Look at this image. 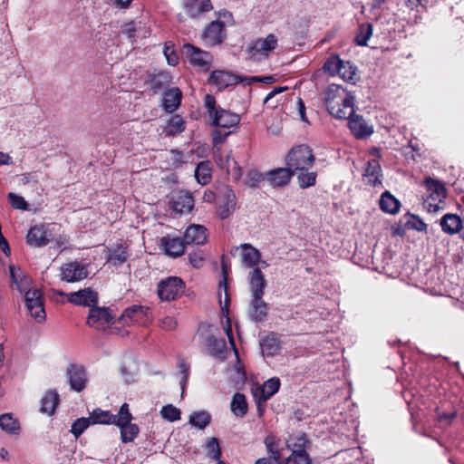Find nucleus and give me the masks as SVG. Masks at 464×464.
I'll use <instances>...</instances> for the list:
<instances>
[{
	"label": "nucleus",
	"mask_w": 464,
	"mask_h": 464,
	"mask_svg": "<svg viewBox=\"0 0 464 464\" xmlns=\"http://www.w3.org/2000/svg\"><path fill=\"white\" fill-rule=\"evenodd\" d=\"M327 111L334 118L346 120L353 112L354 97L337 84L327 87L324 98Z\"/></svg>",
	"instance_id": "obj_1"
},
{
	"label": "nucleus",
	"mask_w": 464,
	"mask_h": 464,
	"mask_svg": "<svg viewBox=\"0 0 464 464\" xmlns=\"http://www.w3.org/2000/svg\"><path fill=\"white\" fill-rule=\"evenodd\" d=\"M204 105L212 126L228 129L237 126L240 121L238 114L218 106L215 97L211 94L205 96Z\"/></svg>",
	"instance_id": "obj_2"
},
{
	"label": "nucleus",
	"mask_w": 464,
	"mask_h": 464,
	"mask_svg": "<svg viewBox=\"0 0 464 464\" xmlns=\"http://www.w3.org/2000/svg\"><path fill=\"white\" fill-rule=\"evenodd\" d=\"M312 149L307 145H298L288 152L286 156V166L295 173L296 171L307 170L314 162Z\"/></svg>",
	"instance_id": "obj_3"
},
{
	"label": "nucleus",
	"mask_w": 464,
	"mask_h": 464,
	"mask_svg": "<svg viewBox=\"0 0 464 464\" xmlns=\"http://www.w3.org/2000/svg\"><path fill=\"white\" fill-rule=\"evenodd\" d=\"M133 417L130 411L129 404L123 403L117 413V422L115 424L120 429L122 443L133 442L139 436L140 428L137 424L131 423Z\"/></svg>",
	"instance_id": "obj_4"
},
{
	"label": "nucleus",
	"mask_w": 464,
	"mask_h": 464,
	"mask_svg": "<svg viewBox=\"0 0 464 464\" xmlns=\"http://www.w3.org/2000/svg\"><path fill=\"white\" fill-rule=\"evenodd\" d=\"M424 184L429 191L424 204L430 212H438L443 208L444 199L447 197L445 185L430 177L425 179Z\"/></svg>",
	"instance_id": "obj_5"
},
{
	"label": "nucleus",
	"mask_w": 464,
	"mask_h": 464,
	"mask_svg": "<svg viewBox=\"0 0 464 464\" xmlns=\"http://www.w3.org/2000/svg\"><path fill=\"white\" fill-rule=\"evenodd\" d=\"M89 264L83 261H70L60 267V279L66 283H76L89 276Z\"/></svg>",
	"instance_id": "obj_6"
},
{
	"label": "nucleus",
	"mask_w": 464,
	"mask_h": 464,
	"mask_svg": "<svg viewBox=\"0 0 464 464\" xmlns=\"http://www.w3.org/2000/svg\"><path fill=\"white\" fill-rule=\"evenodd\" d=\"M185 289V283L178 276H169L158 284L157 293L161 301H171L179 297Z\"/></svg>",
	"instance_id": "obj_7"
},
{
	"label": "nucleus",
	"mask_w": 464,
	"mask_h": 464,
	"mask_svg": "<svg viewBox=\"0 0 464 464\" xmlns=\"http://www.w3.org/2000/svg\"><path fill=\"white\" fill-rule=\"evenodd\" d=\"M277 46V38L274 34H269L266 38H259L249 45L251 58L260 60L266 58Z\"/></svg>",
	"instance_id": "obj_8"
},
{
	"label": "nucleus",
	"mask_w": 464,
	"mask_h": 464,
	"mask_svg": "<svg viewBox=\"0 0 464 464\" xmlns=\"http://www.w3.org/2000/svg\"><path fill=\"white\" fill-rule=\"evenodd\" d=\"M113 318L109 308L94 305L90 309L87 324L96 330H105L113 324Z\"/></svg>",
	"instance_id": "obj_9"
},
{
	"label": "nucleus",
	"mask_w": 464,
	"mask_h": 464,
	"mask_svg": "<svg viewBox=\"0 0 464 464\" xmlns=\"http://www.w3.org/2000/svg\"><path fill=\"white\" fill-rule=\"evenodd\" d=\"M225 22H211L203 31L202 39L207 45H218L226 38Z\"/></svg>",
	"instance_id": "obj_10"
},
{
	"label": "nucleus",
	"mask_w": 464,
	"mask_h": 464,
	"mask_svg": "<svg viewBox=\"0 0 464 464\" xmlns=\"http://www.w3.org/2000/svg\"><path fill=\"white\" fill-rule=\"evenodd\" d=\"M25 304L28 311L37 309L34 314V319L38 323H43L45 320L46 314L44 307L43 294L39 289H29L24 295Z\"/></svg>",
	"instance_id": "obj_11"
},
{
	"label": "nucleus",
	"mask_w": 464,
	"mask_h": 464,
	"mask_svg": "<svg viewBox=\"0 0 464 464\" xmlns=\"http://www.w3.org/2000/svg\"><path fill=\"white\" fill-rule=\"evenodd\" d=\"M52 240V232L44 225L32 227L26 235L28 245L35 247L44 246Z\"/></svg>",
	"instance_id": "obj_12"
},
{
	"label": "nucleus",
	"mask_w": 464,
	"mask_h": 464,
	"mask_svg": "<svg viewBox=\"0 0 464 464\" xmlns=\"http://www.w3.org/2000/svg\"><path fill=\"white\" fill-rule=\"evenodd\" d=\"M70 303L75 305L92 307L98 304V294L91 287L83 288L67 295Z\"/></svg>",
	"instance_id": "obj_13"
},
{
	"label": "nucleus",
	"mask_w": 464,
	"mask_h": 464,
	"mask_svg": "<svg viewBox=\"0 0 464 464\" xmlns=\"http://www.w3.org/2000/svg\"><path fill=\"white\" fill-rule=\"evenodd\" d=\"M66 373L72 390L80 392L86 387L88 377L82 366L72 364L68 367Z\"/></svg>",
	"instance_id": "obj_14"
},
{
	"label": "nucleus",
	"mask_w": 464,
	"mask_h": 464,
	"mask_svg": "<svg viewBox=\"0 0 464 464\" xmlns=\"http://www.w3.org/2000/svg\"><path fill=\"white\" fill-rule=\"evenodd\" d=\"M221 199L218 202V215L221 219L227 218L236 209V196L227 187L222 188Z\"/></svg>",
	"instance_id": "obj_15"
},
{
	"label": "nucleus",
	"mask_w": 464,
	"mask_h": 464,
	"mask_svg": "<svg viewBox=\"0 0 464 464\" xmlns=\"http://www.w3.org/2000/svg\"><path fill=\"white\" fill-rule=\"evenodd\" d=\"M184 52L191 64L208 69L212 60V56L209 53L202 51L189 44L184 45Z\"/></svg>",
	"instance_id": "obj_16"
},
{
	"label": "nucleus",
	"mask_w": 464,
	"mask_h": 464,
	"mask_svg": "<svg viewBox=\"0 0 464 464\" xmlns=\"http://www.w3.org/2000/svg\"><path fill=\"white\" fill-rule=\"evenodd\" d=\"M347 119H349V128L356 138L362 139L373 132L372 127L368 125L362 116L354 114V111Z\"/></svg>",
	"instance_id": "obj_17"
},
{
	"label": "nucleus",
	"mask_w": 464,
	"mask_h": 464,
	"mask_svg": "<svg viewBox=\"0 0 464 464\" xmlns=\"http://www.w3.org/2000/svg\"><path fill=\"white\" fill-rule=\"evenodd\" d=\"M183 239L187 245H203L208 239L207 228L202 225H190L187 227Z\"/></svg>",
	"instance_id": "obj_18"
},
{
	"label": "nucleus",
	"mask_w": 464,
	"mask_h": 464,
	"mask_svg": "<svg viewBox=\"0 0 464 464\" xmlns=\"http://www.w3.org/2000/svg\"><path fill=\"white\" fill-rule=\"evenodd\" d=\"M183 7L191 18H197L213 9L210 0H184Z\"/></svg>",
	"instance_id": "obj_19"
},
{
	"label": "nucleus",
	"mask_w": 464,
	"mask_h": 464,
	"mask_svg": "<svg viewBox=\"0 0 464 464\" xmlns=\"http://www.w3.org/2000/svg\"><path fill=\"white\" fill-rule=\"evenodd\" d=\"M295 173L288 166L270 170L266 174L268 183L273 187H284L289 183Z\"/></svg>",
	"instance_id": "obj_20"
},
{
	"label": "nucleus",
	"mask_w": 464,
	"mask_h": 464,
	"mask_svg": "<svg viewBox=\"0 0 464 464\" xmlns=\"http://www.w3.org/2000/svg\"><path fill=\"white\" fill-rule=\"evenodd\" d=\"M264 295H252L250 303V309L248 312L249 317L252 321L262 322L267 314L268 306L263 300Z\"/></svg>",
	"instance_id": "obj_21"
},
{
	"label": "nucleus",
	"mask_w": 464,
	"mask_h": 464,
	"mask_svg": "<svg viewBox=\"0 0 464 464\" xmlns=\"http://www.w3.org/2000/svg\"><path fill=\"white\" fill-rule=\"evenodd\" d=\"M248 285L251 295H264L266 280L259 267H255L249 272Z\"/></svg>",
	"instance_id": "obj_22"
},
{
	"label": "nucleus",
	"mask_w": 464,
	"mask_h": 464,
	"mask_svg": "<svg viewBox=\"0 0 464 464\" xmlns=\"http://www.w3.org/2000/svg\"><path fill=\"white\" fill-rule=\"evenodd\" d=\"M239 248L241 249V258L243 264L246 267H253L254 269L255 266L260 263V252L256 247L247 243H244L239 246H236L235 250L237 251Z\"/></svg>",
	"instance_id": "obj_23"
},
{
	"label": "nucleus",
	"mask_w": 464,
	"mask_h": 464,
	"mask_svg": "<svg viewBox=\"0 0 464 464\" xmlns=\"http://www.w3.org/2000/svg\"><path fill=\"white\" fill-rule=\"evenodd\" d=\"M186 245L184 239L182 240L179 237H164L160 239V246L163 247L168 256L173 257L181 256L185 251Z\"/></svg>",
	"instance_id": "obj_24"
},
{
	"label": "nucleus",
	"mask_w": 464,
	"mask_h": 464,
	"mask_svg": "<svg viewBox=\"0 0 464 464\" xmlns=\"http://www.w3.org/2000/svg\"><path fill=\"white\" fill-rule=\"evenodd\" d=\"M171 204L174 211L179 214L188 213L194 207V199L190 193L180 191L172 198Z\"/></svg>",
	"instance_id": "obj_25"
},
{
	"label": "nucleus",
	"mask_w": 464,
	"mask_h": 464,
	"mask_svg": "<svg viewBox=\"0 0 464 464\" xmlns=\"http://www.w3.org/2000/svg\"><path fill=\"white\" fill-rule=\"evenodd\" d=\"M440 225L445 234L455 235L461 230L462 220L458 215L448 213L440 218Z\"/></svg>",
	"instance_id": "obj_26"
},
{
	"label": "nucleus",
	"mask_w": 464,
	"mask_h": 464,
	"mask_svg": "<svg viewBox=\"0 0 464 464\" xmlns=\"http://www.w3.org/2000/svg\"><path fill=\"white\" fill-rule=\"evenodd\" d=\"M149 308L145 306H130L123 311L121 316L119 318V321L123 324H130L132 323H137L147 314Z\"/></svg>",
	"instance_id": "obj_27"
},
{
	"label": "nucleus",
	"mask_w": 464,
	"mask_h": 464,
	"mask_svg": "<svg viewBox=\"0 0 464 464\" xmlns=\"http://www.w3.org/2000/svg\"><path fill=\"white\" fill-rule=\"evenodd\" d=\"M209 82L223 90L229 85L239 82L238 76L233 75L225 71H214L209 77Z\"/></svg>",
	"instance_id": "obj_28"
},
{
	"label": "nucleus",
	"mask_w": 464,
	"mask_h": 464,
	"mask_svg": "<svg viewBox=\"0 0 464 464\" xmlns=\"http://www.w3.org/2000/svg\"><path fill=\"white\" fill-rule=\"evenodd\" d=\"M382 168L377 160H371L367 162V166L363 174V179L368 185L377 186L382 184L380 179Z\"/></svg>",
	"instance_id": "obj_29"
},
{
	"label": "nucleus",
	"mask_w": 464,
	"mask_h": 464,
	"mask_svg": "<svg viewBox=\"0 0 464 464\" xmlns=\"http://www.w3.org/2000/svg\"><path fill=\"white\" fill-rule=\"evenodd\" d=\"M182 92L179 88L169 89L164 92L163 108L168 112L175 111L180 105Z\"/></svg>",
	"instance_id": "obj_30"
},
{
	"label": "nucleus",
	"mask_w": 464,
	"mask_h": 464,
	"mask_svg": "<svg viewBox=\"0 0 464 464\" xmlns=\"http://www.w3.org/2000/svg\"><path fill=\"white\" fill-rule=\"evenodd\" d=\"M171 82V76L166 72H160L157 74L150 76L146 82L149 88L154 92L158 93L167 88Z\"/></svg>",
	"instance_id": "obj_31"
},
{
	"label": "nucleus",
	"mask_w": 464,
	"mask_h": 464,
	"mask_svg": "<svg viewBox=\"0 0 464 464\" xmlns=\"http://www.w3.org/2000/svg\"><path fill=\"white\" fill-rule=\"evenodd\" d=\"M260 347L262 353L273 356L280 350V341L277 334L270 333L260 339Z\"/></svg>",
	"instance_id": "obj_32"
},
{
	"label": "nucleus",
	"mask_w": 464,
	"mask_h": 464,
	"mask_svg": "<svg viewBox=\"0 0 464 464\" xmlns=\"http://www.w3.org/2000/svg\"><path fill=\"white\" fill-rule=\"evenodd\" d=\"M221 267L223 271V279L219 282L218 285V298L219 304L223 313L228 312V304L229 298L227 294V263L224 258H222Z\"/></svg>",
	"instance_id": "obj_33"
},
{
	"label": "nucleus",
	"mask_w": 464,
	"mask_h": 464,
	"mask_svg": "<svg viewBox=\"0 0 464 464\" xmlns=\"http://www.w3.org/2000/svg\"><path fill=\"white\" fill-rule=\"evenodd\" d=\"M128 252L126 246L115 245L108 248L107 262L114 266H120L127 261Z\"/></svg>",
	"instance_id": "obj_34"
},
{
	"label": "nucleus",
	"mask_w": 464,
	"mask_h": 464,
	"mask_svg": "<svg viewBox=\"0 0 464 464\" xmlns=\"http://www.w3.org/2000/svg\"><path fill=\"white\" fill-rule=\"evenodd\" d=\"M92 425L94 424H116L117 414H112L110 411H103L100 408L93 410L89 416Z\"/></svg>",
	"instance_id": "obj_35"
},
{
	"label": "nucleus",
	"mask_w": 464,
	"mask_h": 464,
	"mask_svg": "<svg viewBox=\"0 0 464 464\" xmlns=\"http://www.w3.org/2000/svg\"><path fill=\"white\" fill-rule=\"evenodd\" d=\"M207 348L211 356L224 360L227 353V343L224 339L214 336L208 338Z\"/></svg>",
	"instance_id": "obj_36"
},
{
	"label": "nucleus",
	"mask_w": 464,
	"mask_h": 464,
	"mask_svg": "<svg viewBox=\"0 0 464 464\" xmlns=\"http://www.w3.org/2000/svg\"><path fill=\"white\" fill-rule=\"evenodd\" d=\"M280 380L277 377L268 379L264 382L259 390L258 396L261 397L263 402H266L273 395H275L280 388Z\"/></svg>",
	"instance_id": "obj_37"
},
{
	"label": "nucleus",
	"mask_w": 464,
	"mask_h": 464,
	"mask_svg": "<svg viewBox=\"0 0 464 464\" xmlns=\"http://www.w3.org/2000/svg\"><path fill=\"white\" fill-rule=\"evenodd\" d=\"M0 428L2 430L11 435L19 434L21 429L19 420L11 413L0 415Z\"/></svg>",
	"instance_id": "obj_38"
},
{
	"label": "nucleus",
	"mask_w": 464,
	"mask_h": 464,
	"mask_svg": "<svg viewBox=\"0 0 464 464\" xmlns=\"http://www.w3.org/2000/svg\"><path fill=\"white\" fill-rule=\"evenodd\" d=\"M400 201L389 191H385L382 194L380 198V208L382 211L389 214H396L400 209Z\"/></svg>",
	"instance_id": "obj_39"
},
{
	"label": "nucleus",
	"mask_w": 464,
	"mask_h": 464,
	"mask_svg": "<svg viewBox=\"0 0 464 464\" xmlns=\"http://www.w3.org/2000/svg\"><path fill=\"white\" fill-rule=\"evenodd\" d=\"M195 178L201 185H207L212 178V167L208 160L201 161L195 169Z\"/></svg>",
	"instance_id": "obj_40"
},
{
	"label": "nucleus",
	"mask_w": 464,
	"mask_h": 464,
	"mask_svg": "<svg viewBox=\"0 0 464 464\" xmlns=\"http://www.w3.org/2000/svg\"><path fill=\"white\" fill-rule=\"evenodd\" d=\"M267 453L275 464H278L282 460V452L279 449L278 440L274 435H267L264 440Z\"/></svg>",
	"instance_id": "obj_41"
},
{
	"label": "nucleus",
	"mask_w": 464,
	"mask_h": 464,
	"mask_svg": "<svg viewBox=\"0 0 464 464\" xmlns=\"http://www.w3.org/2000/svg\"><path fill=\"white\" fill-rule=\"evenodd\" d=\"M59 401V396L56 392L49 391L42 399L41 411L49 415L53 414Z\"/></svg>",
	"instance_id": "obj_42"
},
{
	"label": "nucleus",
	"mask_w": 464,
	"mask_h": 464,
	"mask_svg": "<svg viewBox=\"0 0 464 464\" xmlns=\"http://www.w3.org/2000/svg\"><path fill=\"white\" fill-rule=\"evenodd\" d=\"M231 411L237 417H243L247 411V402L246 396L237 392L234 394L231 401Z\"/></svg>",
	"instance_id": "obj_43"
},
{
	"label": "nucleus",
	"mask_w": 464,
	"mask_h": 464,
	"mask_svg": "<svg viewBox=\"0 0 464 464\" xmlns=\"http://www.w3.org/2000/svg\"><path fill=\"white\" fill-rule=\"evenodd\" d=\"M210 414L206 411H200L192 412L188 422L198 430H204L210 423Z\"/></svg>",
	"instance_id": "obj_44"
},
{
	"label": "nucleus",
	"mask_w": 464,
	"mask_h": 464,
	"mask_svg": "<svg viewBox=\"0 0 464 464\" xmlns=\"http://www.w3.org/2000/svg\"><path fill=\"white\" fill-rule=\"evenodd\" d=\"M186 129L185 121L179 114L170 117L168 121L166 131L169 135L175 136L183 132Z\"/></svg>",
	"instance_id": "obj_45"
},
{
	"label": "nucleus",
	"mask_w": 464,
	"mask_h": 464,
	"mask_svg": "<svg viewBox=\"0 0 464 464\" xmlns=\"http://www.w3.org/2000/svg\"><path fill=\"white\" fill-rule=\"evenodd\" d=\"M372 35V25L369 23L361 24L355 36L356 44L360 46L367 45V43Z\"/></svg>",
	"instance_id": "obj_46"
},
{
	"label": "nucleus",
	"mask_w": 464,
	"mask_h": 464,
	"mask_svg": "<svg viewBox=\"0 0 464 464\" xmlns=\"http://www.w3.org/2000/svg\"><path fill=\"white\" fill-rule=\"evenodd\" d=\"M278 464H312L311 458L308 453H302L299 450L291 453L285 459H282Z\"/></svg>",
	"instance_id": "obj_47"
},
{
	"label": "nucleus",
	"mask_w": 464,
	"mask_h": 464,
	"mask_svg": "<svg viewBox=\"0 0 464 464\" xmlns=\"http://www.w3.org/2000/svg\"><path fill=\"white\" fill-rule=\"evenodd\" d=\"M207 456L216 460L217 462L221 460V450L218 440L215 437L210 438L205 446Z\"/></svg>",
	"instance_id": "obj_48"
},
{
	"label": "nucleus",
	"mask_w": 464,
	"mask_h": 464,
	"mask_svg": "<svg viewBox=\"0 0 464 464\" xmlns=\"http://www.w3.org/2000/svg\"><path fill=\"white\" fill-rule=\"evenodd\" d=\"M356 67L353 66L350 62L343 61V64L340 67L338 75L345 82H355Z\"/></svg>",
	"instance_id": "obj_49"
},
{
	"label": "nucleus",
	"mask_w": 464,
	"mask_h": 464,
	"mask_svg": "<svg viewBox=\"0 0 464 464\" xmlns=\"http://www.w3.org/2000/svg\"><path fill=\"white\" fill-rule=\"evenodd\" d=\"M90 418L82 417L73 421L71 428V432L75 438H79L87 428L92 425Z\"/></svg>",
	"instance_id": "obj_50"
},
{
	"label": "nucleus",
	"mask_w": 464,
	"mask_h": 464,
	"mask_svg": "<svg viewBox=\"0 0 464 464\" xmlns=\"http://www.w3.org/2000/svg\"><path fill=\"white\" fill-rule=\"evenodd\" d=\"M180 410L172 404L165 405L160 410L161 417L170 422L180 420Z\"/></svg>",
	"instance_id": "obj_51"
},
{
	"label": "nucleus",
	"mask_w": 464,
	"mask_h": 464,
	"mask_svg": "<svg viewBox=\"0 0 464 464\" xmlns=\"http://www.w3.org/2000/svg\"><path fill=\"white\" fill-rule=\"evenodd\" d=\"M342 64L343 60H341L338 55H332L325 61L323 69L331 75H336L338 74Z\"/></svg>",
	"instance_id": "obj_52"
},
{
	"label": "nucleus",
	"mask_w": 464,
	"mask_h": 464,
	"mask_svg": "<svg viewBox=\"0 0 464 464\" xmlns=\"http://www.w3.org/2000/svg\"><path fill=\"white\" fill-rule=\"evenodd\" d=\"M309 440L306 439L304 434H301L295 438V441L294 443H287V448L295 452L299 450L302 453H308L307 449L309 448Z\"/></svg>",
	"instance_id": "obj_53"
},
{
	"label": "nucleus",
	"mask_w": 464,
	"mask_h": 464,
	"mask_svg": "<svg viewBox=\"0 0 464 464\" xmlns=\"http://www.w3.org/2000/svg\"><path fill=\"white\" fill-rule=\"evenodd\" d=\"M316 172H305V170L300 171L299 175L297 176L299 186L303 188L314 186L316 181Z\"/></svg>",
	"instance_id": "obj_54"
},
{
	"label": "nucleus",
	"mask_w": 464,
	"mask_h": 464,
	"mask_svg": "<svg viewBox=\"0 0 464 464\" xmlns=\"http://www.w3.org/2000/svg\"><path fill=\"white\" fill-rule=\"evenodd\" d=\"M139 25H140V23H139ZM140 28V26L138 27L135 22H130L121 27V34L125 35L129 40L132 41Z\"/></svg>",
	"instance_id": "obj_55"
},
{
	"label": "nucleus",
	"mask_w": 464,
	"mask_h": 464,
	"mask_svg": "<svg viewBox=\"0 0 464 464\" xmlns=\"http://www.w3.org/2000/svg\"><path fill=\"white\" fill-rule=\"evenodd\" d=\"M8 199L14 208L22 210L27 209V203L23 197L10 192L8 194Z\"/></svg>",
	"instance_id": "obj_56"
},
{
	"label": "nucleus",
	"mask_w": 464,
	"mask_h": 464,
	"mask_svg": "<svg viewBox=\"0 0 464 464\" xmlns=\"http://www.w3.org/2000/svg\"><path fill=\"white\" fill-rule=\"evenodd\" d=\"M263 180V175L257 171H250L246 175V184L250 188H256Z\"/></svg>",
	"instance_id": "obj_57"
},
{
	"label": "nucleus",
	"mask_w": 464,
	"mask_h": 464,
	"mask_svg": "<svg viewBox=\"0 0 464 464\" xmlns=\"http://www.w3.org/2000/svg\"><path fill=\"white\" fill-rule=\"evenodd\" d=\"M188 260L194 267L199 268L203 265L204 255L201 251L189 253Z\"/></svg>",
	"instance_id": "obj_58"
},
{
	"label": "nucleus",
	"mask_w": 464,
	"mask_h": 464,
	"mask_svg": "<svg viewBox=\"0 0 464 464\" xmlns=\"http://www.w3.org/2000/svg\"><path fill=\"white\" fill-rule=\"evenodd\" d=\"M164 55H165L167 62L169 65L175 66L178 63V62H179L178 54L175 53V51L171 47L165 45Z\"/></svg>",
	"instance_id": "obj_59"
},
{
	"label": "nucleus",
	"mask_w": 464,
	"mask_h": 464,
	"mask_svg": "<svg viewBox=\"0 0 464 464\" xmlns=\"http://www.w3.org/2000/svg\"><path fill=\"white\" fill-rule=\"evenodd\" d=\"M53 240L54 241V246L57 249L60 250V252H63L66 248H68L69 245V238L65 235H59L56 237H53Z\"/></svg>",
	"instance_id": "obj_60"
},
{
	"label": "nucleus",
	"mask_w": 464,
	"mask_h": 464,
	"mask_svg": "<svg viewBox=\"0 0 464 464\" xmlns=\"http://www.w3.org/2000/svg\"><path fill=\"white\" fill-rule=\"evenodd\" d=\"M404 5L410 10L419 11V8H425L426 0H403Z\"/></svg>",
	"instance_id": "obj_61"
},
{
	"label": "nucleus",
	"mask_w": 464,
	"mask_h": 464,
	"mask_svg": "<svg viewBox=\"0 0 464 464\" xmlns=\"http://www.w3.org/2000/svg\"><path fill=\"white\" fill-rule=\"evenodd\" d=\"M177 325L176 320L171 316L162 318L160 327L166 331L173 330Z\"/></svg>",
	"instance_id": "obj_62"
},
{
	"label": "nucleus",
	"mask_w": 464,
	"mask_h": 464,
	"mask_svg": "<svg viewBox=\"0 0 464 464\" xmlns=\"http://www.w3.org/2000/svg\"><path fill=\"white\" fill-rule=\"evenodd\" d=\"M179 367L181 373L183 374V377L180 381V384H181L182 388L184 389V386H185L188 377L189 366L187 364L186 362L182 361L179 362Z\"/></svg>",
	"instance_id": "obj_63"
},
{
	"label": "nucleus",
	"mask_w": 464,
	"mask_h": 464,
	"mask_svg": "<svg viewBox=\"0 0 464 464\" xmlns=\"http://www.w3.org/2000/svg\"><path fill=\"white\" fill-rule=\"evenodd\" d=\"M224 330H225L226 334L228 337V340H229V343H230L232 348L237 353L236 343H235V340H234V337H233L232 327H231V324H230V320L229 319L227 320V324L224 326Z\"/></svg>",
	"instance_id": "obj_64"
}]
</instances>
